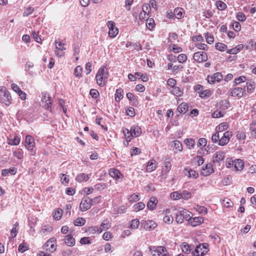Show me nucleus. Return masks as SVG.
<instances>
[{
  "label": "nucleus",
  "mask_w": 256,
  "mask_h": 256,
  "mask_svg": "<svg viewBox=\"0 0 256 256\" xmlns=\"http://www.w3.org/2000/svg\"><path fill=\"white\" fill-rule=\"evenodd\" d=\"M191 213L187 210L180 208L176 212V220L178 224H182L184 219L188 220Z\"/></svg>",
  "instance_id": "f257e3e1"
},
{
  "label": "nucleus",
  "mask_w": 256,
  "mask_h": 256,
  "mask_svg": "<svg viewBox=\"0 0 256 256\" xmlns=\"http://www.w3.org/2000/svg\"><path fill=\"white\" fill-rule=\"evenodd\" d=\"M42 102L44 108L50 111V112H52V104L53 100L46 94L42 93Z\"/></svg>",
  "instance_id": "f03ea898"
},
{
  "label": "nucleus",
  "mask_w": 256,
  "mask_h": 256,
  "mask_svg": "<svg viewBox=\"0 0 256 256\" xmlns=\"http://www.w3.org/2000/svg\"><path fill=\"white\" fill-rule=\"evenodd\" d=\"M56 239L51 238L44 244V248L50 252H54L56 248Z\"/></svg>",
  "instance_id": "7ed1b4c3"
},
{
  "label": "nucleus",
  "mask_w": 256,
  "mask_h": 256,
  "mask_svg": "<svg viewBox=\"0 0 256 256\" xmlns=\"http://www.w3.org/2000/svg\"><path fill=\"white\" fill-rule=\"evenodd\" d=\"M12 98L10 92H6L2 94H0V102L8 106L12 103Z\"/></svg>",
  "instance_id": "20e7f679"
},
{
  "label": "nucleus",
  "mask_w": 256,
  "mask_h": 256,
  "mask_svg": "<svg viewBox=\"0 0 256 256\" xmlns=\"http://www.w3.org/2000/svg\"><path fill=\"white\" fill-rule=\"evenodd\" d=\"M194 60L198 62H206L208 59V54L206 52H198L194 54Z\"/></svg>",
  "instance_id": "39448f33"
},
{
  "label": "nucleus",
  "mask_w": 256,
  "mask_h": 256,
  "mask_svg": "<svg viewBox=\"0 0 256 256\" xmlns=\"http://www.w3.org/2000/svg\"><path fill=\"white\" fill-rule=\"evenodd\" d=\"M108 27L109 28L108 36L110 38H114L118 33V28L115 26V23L113 21H108Z\"/></svg>",
  "instance_id": "423d86ee"
},
{
  "label": "nucleus",
  "mask_w": 256,
  "mask_h": 256,
  "mask_svg": "<svg viewBox=\"0 0 256 256\" xmlns=\"http://www.w3.org/2000/svg\"><path fill=\"white\" fill-rule=\"evenodd\" d=\"M223 78L222 74L220 72H216L212 76L208 75L207 77L208 82L213 84L215 82H219Z\"/></svg>",
  "instance_id": "0eeeda50"
},
{
  "label": "nucleus",
  "mask_w": 256,
  "mask_h": 256,
  "mask_svg": "<svg viewBox=\"0 0 256 256\" xmlns=\"http://www.w3.org/2000/svg\"><path fill=\"white\" fill-rule=\"evenodd\" d=\"M232 136V132H226L224 134L222 138L220 140L218 144L221 146H224L226 145L230 142V138Z\"/></svg>",
  "instance_id": "6e6552de"
},
{
  "label": "nucleus",
  "mask_w": 256,
  "mask_h": 256,
  "mask_svg": "<svg viewBox=\"0 0 256 256\" xmlns=\"http://www.w3.org/2000/svg\"><path fill=\"white\" fill-rule=\"evenodd\" d=\"M225 158V153L222 150L217 151L212 156V162L214 164L220 163L224 160Z\"/></svg>",
  "instance_id": "1a4fd4ad"
},
{
  "label": "nucleus",
  "mask_w": 256,
  "mask_h": 256,
  "mask_svg": "<svg viewBox=\"0 0 256 256\" xmlns=\"http://www.w3.org/2000/svg\"><path fill=\"white\" fill-rule=\"evenodd\" d=\"M149 250L152 256H160L164 251L165 250V248L162 246H150Z\"/></svg>",
  "instance_id": "9d476101"
},
{
  "label": "nucleus",
  "mask_w": 256,
  "mask_h": 256,
  "mask_svg": "<svg viewBox=\"0 0 256 256\" xmlns=\"http://www.w3.org/2000/svg\"><path fill=\"white\" fill-rule=\"evenodd\" d=\"M92 204H90L88 200V197H85L82 199L80 203V210L82 212H85L89 210Z\"/></svg>",
  "instance_id": "9b49d317"
},
{
  "label": "nucleus",
  "mask_w": 256,
  "mask_h": 256,
  "mask_svg": "<svg viewBox=\"0 0 256 256\" xmlns=\"http://www.w3.org/2000/svg\"><path fill=\"white\" fill-rule=\"evenodd\" d=\"M214 172L213 166L212 164L208 163L205 166H202L201 174L202 175L206 176Z\"/></svg>",
  "instance_id": "f8f14e48"
},
{
  "label": "nucleus",
  "mask_w": 256,
  "mask_h": 256,
  "mask_svg": "<svg viewBox=\"0 0 256 256\" xmlns=\"http://www.w3.org/2000/svg\"><path fill=\"white\" fill-rule=\"evenodd\" d=\"M230 95L232 97H242L245 92V90L242 88H231L230 90Z\"/></svg>",
  "instance_id": "ddd939ff"
},
{
  "label": "nucleus",
  "mask_w": 256,
  "mask_h": 256,
  "mask_svg": "<svg viewBox=\"0 0 256 256\" xmlns=\"http://www.w3.org/2000/svg\"><path fill=\"white\" fill-rule=\"evenodd\" d=\"M204 220V218L202 217L196 216L194 218H192L190 215L188 219V224L192 226H196L200 224Z\"/></svg>",
  "instance_id": "4468645a"
},
{
  "label": "nucleus",
  "mask_w": 256,
  "mask_h": 256,
  "mask_svg": "<svg viewBox=\"0 0 256 256\" xmlns=\"http://www.w3.org/2000/svg\"><path fill=\"white\" fill-rule=\"evenodd\" d=\"M111 226V223L108 220H104L100 228H96V232L101 233L103 230H106Z\"/></svg>",
  "instance_id": "2eb2a0df"
},
{
  "label": "nucleus",
  "mask_w": 256,
  "mask_h": 256,
  "mask_svg": "<svg viewBox=\"0 0 256 256\" xmlns=\"http://www.w3.org/2000/svg\"><path fill=\"white\" fill-rule=\"evenodd\" d=\"M12 89L18 93L22 100H24L26 98V93L21 90L20 88L16 84H11Z\"/></svg>",
  "instance_id": "dca6fc26"
},
{
  "label": "nucleus",
  "mask_w": 256,
  "mask_h": 256,
  "mask_svg": "<svg viewBox=\"0 0 256 256\" xmlns=\"http://www.w3.org/2000/svg\"><path fill=\"white\" fill-rule=\"evenodd\" d=\"M26 147L28 150H32L34 146V141L32 136L28 135L26 137Z\"/></svg>",
  "instance_id": "f3484780"
},
{
  "label": "nucleus",
  "mask_w": 256,
  "mask_h": 256,
  "mask_svg": "<svg viewBox=\"0 0 256 256\" xmlns=\"http://www.w3.org/2000/svg\"><path fill=\"white\" fill-rule=\"evenodd\" d=\"M234 166L235 170L241 171L244 168V162L241 159H236L234 160Z\"/></svg>",
  "instance_id": "a211bd4d"
},
{
  "label": "nucleus",
  "mask_w": 256,
  "mask_h": 256,
  "mask_svg": "<svg viewBox=\"0 0 256 256\" xmlns=\"http://www.w3.org/2000/svg\"><path fill=\"white\" fill-rule=\"evenodd\" d=\"M130 136L134 137H138L141 134V128L137 126H133L131 127Z\"/></svg>",
  "instance_id": "6ab92c4d"
},
{
  "label": "nucleus",
  "mask_w": 256,
  "mask_h": 256,
  "mask_svg": "<svg viewBox=\"0 0 256 256\" xmlns=\"http://www.w3.org/2000/svg\"><path fill=\"white\" fill-rule=\"evenodd\" d=\"M158 202L156 197H152L147 204L148 208L151 210H154L156 208Z\"/></svg>",
  "instance_id": "aec40b11"
},
{
  "label": "nucleus",
  "mask_w": 256,
  "mask_h": 256,
  "mask_svg": "<svg viewBox=\"0 0 256 256\" xmlns=\"http://www.w3.org/2000/svg\"><path fill=\"white\" fill-rule=\"evenodd\" d=\"M202 245H198L196 247L195 250L192 252L194 256H202L207 252V250L202 249Z\"/></svg>",
  "instance_id": "412c9836"
},
{
  "label": "nucleus",
  "mask_w": 256,
  "mask_h": 256,
  "mask_svg": "<svg viewBox=\"0 0 256 256\" xmlns=\"http://www.w3.org/2000/svg\"><path fill=\"white\" fill-rule=\"evenodd\" d=\"M89 178L90 176L88 174L85 173H81L76 176V180L78 182H86Z\"/></svg>",
  "instance_id": "4be33fe9"
},
{
  "label": "nucleus",
  "mask_w": 256,
  "mask_h": 256,
  "mask_svg": "<svg viewBox=\"0 0 256 256\" xmlns=\"http://www.w3.org/2000/svg\"><path fill=\"white\" fill-rule=\"evenodd\" d=\"M64 240L66 244L69 246H72L75 244V239L70 234L66 236Z\"/></svg>",
  "instance_id": "5701e85b"
},
{
  "label": "nucleus",
  "mask_w": 256,
  "mask_h": 256,
  "mask_svg": "<svg viewBox=\"0 0 256 256\" xmlns=\"http://www.w3.org/2000/svg\"><path fill=\"white\" fill-rule=\"evenodd\" d=\"M109 174L111 177L116 180L120 178L122 175L120 171L115 168H110L109 170Z\"/></svg>",
  "instance_id": "b1692460"
},
{
  "label": "nucleus",
  "mask_w": 256,
  "mask_h": 256,
  "mask_svg": "<svg viewBox=\"0 0 256 256\" xmlns=\"http://www.w3.org/2000/svg\"><path fill=\"white\" fill-rule=\"evenodd\" d=\"M243 47L242 44H238L236 47L228 50L226 52L229 54H236L240 52L242 49Z\"/></svg>",
  "instance_id": "393cba45"
},
{
  "label": "nucleus",
  "mask_w": 256,
  "mask_h": 256,
  "mask_svg": "<svg viewBox=\"0 0 256 256\" xmlns=\"http://www.w3.org/2000/svg\"><path fill=\"white\" fill-rule=\"evenodd\" d=\"M218 106L222 110H227L230 107V102L227 100H224L219 102Z\"/></svg>",
  "instance_id": "a878e982"
},
{
  "label": "nucleus",
  "mask_w": 256,
  "mask_h": 256,
  "mask_svg": "<svg viewBox=\"0 0 256 256\" xmlns=\"http://www.w3.org/2000/svg\"><path fill=\"white\" fill-rule=\"evenodd\" d=\"M184 143L189 149L194 148L196 144L195 140L192 138L186 139Z\"/></svg>",
  "instance_id": "bb28decb"
},
{
  "label": "nucleus",
  "mask_w": 256,
  "mask_h": 256,
  "mask_svg": "<svg viewBox=\"0 0 256 256\" xmlns=\"http://www.w3.org/2000/svg\"><path fill=\"white\" fill-rule=\"evenodd\" d=\"M228 128V124L226 122L220 123L216 128V131L218 132H222L226 130Z\"/></svg>",
  "instance_id": "cd10ccee"
},
{
  "label": "nucleus",
  "mask_w": 256,
  "mask_h": 256,
  "mask_svg": "<svg viewBox=\"0 0 256 256\" xmlns=\"http://www.w3.org/2000/svg\"><path fill=\"white\" fill-rule=\"evenodd\" d=\"M188 108L187 104L183 102L178 106V110L180 114H184L188 110Z\"/></svg>",
  "instance_id": "c85d7f7f"
},
{
  "label": "nucleus",
  "mask_w": 256,
  "mask_h": 256,
  "mask_svg": "<svg viewBox=\"0 0 256 256\" xmlns=\"http://www.w3.org/2000/svg\"><path fill=\"white\" fill-rule=\"evenodd\" d=\"M52 230V228L51 226L48 225H44L42 226V229L40 230V234H46L50 232Z\"/></svg>",
  "instance_id": "c756f323"
},
{
  "label": "nucleus",
  "mask_w": 256,
  "mask_h": 256,
  "mask_svg": "<svg viewBox=\"0 0 256 256\" xmlns=\"http://www.w3.org/2000/svg\"><path fill=\"white\" fill-rule=\"evenodd\" d=\"M63 211L61 208H57L54 213L53 216L54 220H59L61 218Z\"/></svg>",
  "instance_id": "7c9ffc66"
},
{
  "label": "nucleus",
  "mask_w": 256,
  "mask_h": 256,
  "mask_svg": "<svg viewBox=\"0 0 256 256\" xmlns=\"http://www.w3.org/2000/svg\"><path fill=\"white\" fill-rule=\"evenodd\" d=\"M123 90L122 88H118L116 90L115 94V100L119 102L123 98Z\"/></svg>",
  "instance_id": "2f4dec72"
},
{
  "label": "nucleus",
  "mask_w": 256,
  "mask_h": 256,
  "mask_svg": "<svg viewBox=\"0 0 256 256\" xmlns=\"http://www.w3.org/2000/svg\"><path fill=\"white\" fill-rule=\"evenodd\" d=\"M171 92L173 94L176 96H180L183 94V92L178 87H173Z\"/></svg>",
  "instance_id": "473e14b6"
},
{
  "label": "nucleus",
  "mask_w": 256,
  "mask_h": 256,
  "mask_svg": "<svg viewBox=\"0 0 256 256\" xmlns=\"http://www.w3.org/2000/svg\"><path fill=\"white\" fill-rule=\"evenodd\" d=\"M225 114V112H222L221 110H216L212 113V116L213 118H222L224 116Z\"/></svg>",
  "instance_id": "72a5a7b5"
},
{
  "label": "nucleus",
  "mask_w": 256,
  "mask_h": 256,
  "mask_svg": "<svg viewBox=\"0 0 256 256\" xmlns=\"http://www.w3.org/2000/svg\"><path fill=\"white\" fill-rule=\"evenodd\" d=\"M186 174L188 175L189 177L193 178H197L198 176V174L193 170H186Z\"/></svg>",
  "instance_id": "f704fd0d"
},
{
  "label": "nucleus",
  "mask_w": 256,
  "mask_h": 256,
  "mask_svg": "<svg viewBox=\"0 0 256 256\" xmlns=\"http://www.w3.org/2000/svg\"><path fill=\"white\" fill-rule=\"evenodd\" d=\"M20 142V138L18 136H14V138L9 139L8 138V144L12 146L18 145Z\"/></svg>",
  "instance_id": "c9c22d12"
},
{
  "label": "nucleus",
  "mask_w": 256,
  "mask_h": 256,
  "mask_svg": "<svg viewBox=\"0 0 256 256\" xmlns=\"http://www.w3.org/2000/svg\"><path fill=\"white\" fill-rule=\"evenodd\" d=\"M134 210L138 212L143 210L145 208V204L143 202H139L135 204L134 206Z\"/></svg>",
  "instance_id": "e433bc0d"
},
{
  "label": "nucleus",
  "mask_w": 256,
  "mask_h": 256,
  "mask_svg": "<svg viewBox=\"0 0 256 256\" xmlns=\"http://www.w3.org/2000/svg\"><path fill=\"white\" fill-rule=\"evenodd\" d=\"M86 220L82 218H78L74 222V224L76 226H82L85 224Z\"/></svg>",
  "instance_id": "4c0bfd02"
},
{
  "label": "nucleus",
  "mask_w": 256,
  "mask_h": 256,
  "mask_svg": "<svg viewBox=\"0 0 256 256\" xmlns=\"http://www.w3.org/2000/svg\"><path fill=\"white\" fill-rule=\"evenodd\" d=\"M174 13L178 18H181L183 17V10L182 8H176L174 10Z\"/></svg>",
  "instance_id": "58836bf2"
},
{
  "label": "nucleus",
  "mask_w": 256,
  "mask_h": 256,
  "mask_svg": "<svg viewBox=\"0 0 256 256\" xmlns=\"http://www.w3.org/2000/svg\"><path fill=\"white\" fill-rule=\"evenodd\" d=\"M82 68L80 66H77L74 70V74L76 77L80 78L82 76Z\"/></svg>",
  "instance_id": "ea45409f"
},
{
  "label": "nucleus",
  "mask_w": 256,
  "mask_h": 256,
  "mask_svg": "<svg viewBox=\"0 0 256 256\" xmlns=\"http://www.w3.org/2000/svg\"><path fill=\"white\" fill-rule=\"evenodd\" d=\"M108 72L104 70V68H101L98 70L96 74V77L102 76L104 78H108Z\"/></svg>",
  "instance_id": "a19ab883"
},
{
  "label": "nucleus",
  "mask_w": 256,
  "mask_h": 256,
  "mask_svg": "<svg viewBox=\"0 0 256 256\" xmlns=\"http://www.w3.org/2000/svg\"><path fill=\"white\" fill-rule=\"evenodd\" d=\"M28 245L27 243L22 242L19 245L18 250L19 252L23 253L28 250Z\"/></svg>",
  "instance_id": "79ce46f5"
},
{
  "label": "nucleus",
  "mask_w": 256,
  "mask_h": 256,
  "mask_svg": "<svg viewBox=\"0 0 256 256\" xmlns=\"http://www.w3.org/2000/svg\"><path fill=\"white\" fill-rule=\"evenodd\" d=\"M170 196L171 198L176 200L181 198V192L180 191H176L172 192L170 194Z\"/></svg>",
  "instance_id": "37998d69"
},
{
  "label": "nucleus",
  "mask_w": 256,
  "mask_h": 256,
  "mask_svg": "<svg viewBox=\"0 0 256 256\" xmlns=\"http://www.w3.org/2000/svg\"><path fill=\"white\" fill-rule=\"evenodd\" d=\"M216 48L221 52H223L227 48V46L224 44L220 42H217L215 44Z\"/></svg>",
  "instance_id": "c03bdc74"
},
{
  "label": "nucleus",
  "mask_w": 256,
  "mask_h": 256,
  "mask_svg": "<svg viewBox=\"0 0 256 256\" xmlns=\"http://www.w3.org/2000/svg\"><path fill=\"white\" fill-rule=\"evenodd\" d=\"M171 167L170 162L169 161H166L164 162V166L162 168L163 172L166 174L168 173L170 170Z\"/></svg>",
  "instance_id": "a18cd8bd"
},
{
  "label": "nucleus",
  "mask_w": 256,
  "mask_h": 256,
  "mask_svg": "<svg viewBox=\"0 0 256 256\" xmlns=\"http://www.w3.org/2000/svg\"><path fill=\"white\" fill-rule=\"evenodd\" d=\"M106 187L107 184L104 182L96 184L94 186V188L99 191L102 190L106 188Z\"/></svg>",
  "instance_id": "49530a36"
},
{
  "label": "nucleus",
  "mask_w": 256,
  "mask_h": 256,
  "mask_svg": "<svg viewBox=\"0 0 256 256\" xmlns=\"http://www.w3.org/2000/svg\"><path fill=\"white\" fill-rule=\"evenodd\" d=\"M191 197V193L186 190H183L181 192V198L188 200Z\"/></svg>",
  "instance_id": "de8ad7c7"
},
{
  "label": "nucleus",
  "mask_w": 256,
  "mask_h": 256,
  "mask_svg": "<svg viewBox=\"0 0 256 256\" xmlns=\"http://www.w3.org/2000/svg\"><path fill=\"white\" fill-rule=\"evenodd\" d=\"M174 149L179 152H182V145L180 141L177 140H174Z\"/></svg>",
  "instance_id": "09e8293b"
},
{
  "label": "nucleus",
  "mask_w": 256,
  "mask_h": 256,
  "mask_svg": "<svg viewBox=\"0 0 256 256\" xmlns=\"http://www.w3.org/2000/svg\"><path fill=\"white\" fill-rule=\"evenodd\" d=\"M216 6L220 10H223L226 8V4L222 1L218 0L216 2Z\"/></svg>",
  "instance_id": "8fccbe9b"
},
{
  "label": "nucleus",
  "mask_w": 256,
  "mask_h": 256,
  "mask_svg": "<svg viewBox=\"0 0 256 256\" xmlns=\"http://www.w3.org/2000/svg\"><path fill=\"white\" fill-rule=\"evenodd\" d=\"M211 94L210 91L209 90H206L200 92L199 96L202 98L209 97Z\"/></svg>",
  "instance_id": "3c124183"
},
{
  "label": "nucleus",
  "mask_w": 256,
  "mask_h": 256,
  "mask_svg": "<svg viewBox=\"0 0 256 256\" xmlns=\"http://www.w3.org/2000/svg\"><path fill=\"white\" fill-rule=\"evenodd\" d=\"M156 168V166L155 164V162H153L152 161L150 160L148 162V164L147 165V170L149 172H152Z\"/></svg>",
  "instance_id": "603ef678"
},
{
  "label": "nucleus",
  "mask_w": 256,
  "mask_h": 256,
  "mask_svg": "<svg viewBox=\"0 0 256 256\" xmlns=\"http://www.w3.org/2000/svg\"><path fill=\"white\" fill-rule=\"evenodd\" d=\"M101 198H102V196H96L93 198H88V200H89L90 204H92V205H94L96 204H98L100 201Z\"/></svg>",
  "instance_id": "864d4df0"
},
{
  "label": "nucleus",
  "mask_w": 256,
  "mask_h": 256,
  "mask_svg": "<svg viewBox=\"0 0 256 256\" xmlns=\"http://www.w3.org/2000/svg\"><path fill=\"white\" fill-rule=\"evenodd\" d=\"M155 24L154 19L150 18L146 20V26L148 29L151 30L154 26Z\"/></svg>",
  "instance_id": "5fc2aeb1"
},
{
  "label": "nucleus",
  "mask_w": 256,
  "mask_h": 256,
  "mask_svg": "<svg viewBox=\"0 0 256 256\" xmlns=\"http://www.w3.org/2000/svg\"><path fill=\"white\" fill-rule=\"evenodd\" d=\"M14 156L18 159H22L23 158V151L22 150H18L13 152Z\"/></svg>",
  "instance_id": "6e6d98bb"
},
{
  "label": "nucleus",
  "mask_w": 256,
  "mask_h": 256,
  "mask_svg": "<svg viewBox=\"0 0 256 256\" xmlns=\"http://www.w3.org/2000/svg\"><path fill=\"white\" fill-rule=\"evenodd\" d=\"M196 210L202 214H206L207 213V209L204 206H197Z\"/></svg>",
  "instance_id": "4d7b16f0"
},
{
  "label": "nucleus",
  "mask_w": 256,
  "mask_h": 256,
  "mask_svg": "<svg viewBox=\"0 0 256 256\" xmlns=\"http://www.w3.org/2000/svg\"><path fill=\"white\" fill-rule=\"evenodd\" d=\"M128 200L132 203L137 202L139 200L138 196L137 194H134L128 196Z\"/></svg>",
  "instance_id": "13d9d810"
},
{
  "label": "nucleus",
  "mask_w": 256,
  "mask_h": 256,
  "mask_svg": "<svg viewBox=\"0 0 256 256\" xmlns=\"http://www.w3.org/2000/svg\"><path fill=\"white\" fill-rule=\"evenodd\" d=\"M149 18V14L146 12H141L139 15V18L140 20H147Z\"/></svg>",
  "instance_id": "bf43d9fd"
},
{
  "label": "nucleus",
  "mask_w": 256,
  "mask_h": 256,
  "mask_svg": "<svg viewBox=\"0 0 256 256\" xmlns=\"http://www.w3.org/2000/svg\"><path fill=\"white\" fill-rule=\"evenodd\" d=\"M182 250L183 252L186 254H188L192 250L191 246L185 243L182 245Z\"/></svg>",
  "instance_id": "052dcab7"
},
{
  "label": "nucleus",
  "mask_w": 256,
  "mask_h": 256,
  "mask_svg": "<svg viewBox=\"0 0 256 256\" xmlns=\"http://www.w3.org/2000/svg\"><path fill=\"white\" fill-rule=\"evenodd\" d=\"M205 38L206 39V41L208 44H212L214 42V36L210 34L208 32L206 34Z\"/></svg>",
  "instance_id": "680f3d73"
},
{
  "label": "nucleus",
  "mask_w": 256,
  "mask_h": 256,
  "mask_svg": "<svg viewBox=\"0 0 256 256\" xmlns=\"http://www.w3.org/2000/svg\"><path fill=\"white\" fill-rule=\"evenodd\" d=\"M220 140L219 132L216 131V133L212 134V140L214 143H219Z\"/></svg>",
  "instance_id": "e2e57ef3"
},
{
  "label": "nucleus",
  "mask_w": 256,
  "mask_h": 256,
  "mask_svg": "<svg viewBox=\"0 0 256 256\" xmlns=\"http://www.w3.org/2000/svg\"><path fill=\"white\" fill-rule=\"evenodd\" d=\"M207 140L205 138H200L199 139L198 142L197 144L198 147H204L206 146Z\"/></svg>",
  "instance_id": "0e129e2a"
},
{
  "label": "nucleus",
  "mask_w": 256,
  "mask_h": 256,
  "mask_svg": "<svg viewBox=\"0 0 256 256\" xmlns=\"http://www.w3.org/2000/svg\"><path fill=\"white\" fill-rule=\"evenodd\" d=\"M236 18L240 22H244L246 20L245 14L242 12H238L236 14Z\"/></svg>",
  "instance_id": "69168bd1"
},
{
  "label": "nucleus",
  "mask_w": 256,
  "mask_h": 256,
  "mask_svg": "<svg viewBox=\"0 0 256 256\" xmlns=\"http://www.w3.org/2000/svg\"><path fill=\"white\" fill-rule=\"evenodd\" d=\"M196 47L200 50H207L208 48V47L206 44L202 43H198L196 44Z\"/></svg>",
  "instance_id": "338daca9"
},
{
  "label": "nucleus",
  "mask_w": 256,
  "mask_h": 256,
  "mask_svg": "<svg viewBox=\"0 0 256 256\" xmlns=\"http://www.w3.org/2000/svg\"><path fill=\"white\" fill-rule=\"evenodd\" d=\"M90 94L94 98H98L100 95L99 92L96 89L90 90Z\"/></svg>",
  "instance_id": "774afa93"
}]
</instances>
